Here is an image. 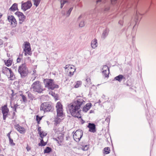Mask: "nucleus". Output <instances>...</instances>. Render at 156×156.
I'll use <instances>...</instances> for the list:
<instances>
[{
  "label": "nucleus",
  "instance_id": "obj_1",
  "mask_svg": "<svg viewBox=\"0 0 156 156\" xmlns=\"http://www.w3.org/2000/svg\"><path fill=\"white\" fill-rule=\"evenodd\" d=\"M85 104V101L81 98H76L69 105V111L73 117L81 118L80 108Z\"/></svg>",
  "mask_w": 156,
  "mask_h": 156
},
{
  "label": "nucleus",
  "instance_id": "obj_2",
  "mask_svg": "<svg viewBox=\"0 0 156 156\" xmlns=\"http://www.w3.org/2000/svg\"><path fill=\"white\" fill-rule=\"evenodd\" d=\"M43 82L45 87L47 88L48 89L54 90L58 87V86L57 84H55L54 80L52 79H44Z\"/></svg>",
  "mask_w": 156,
  "mask_h": 156
},
{
  "label": "nucleus",
  "instance_id": "obj_3",
  "mask_svg": "<svg viewBox=\"0 0 156 156\" xmlns=\"http://www.w3.org/2000/svg\"><path fill=\"white\" fill-rule=\"evenodd\" d=\"M34 92L41 93L43 90V87L41 83L39 81H36L32 84L30 88Z\"/></svg>",
  "mask_w": 156,
  "mask_h": 156
},
{
  "label": "nucleus",
  "instance_id": "obj_4",
  "mask_svg": "<svg viewBox=\"0 0 156 156\" xmlns=\"http://www.w3.org/2000/svg\"><path fill=\"white\" fill-rule=\"evenodd\" d=\"M56 132L58 134V136L55 138V140L59 145H61L64 141V134L65 133L63 127L58 128Z\"/></svg>",
  "mask_w": 156,
  "mask_h": 156
},
{
  "label": "nucleus",
  "instance_id": "obj_5",
  "mask_svg": "<svg viewBox=\"0 0 156 156\" xmlns=\"http://www.w3.org/2000/svg\"><path fill=\"white\" fill-rule=\"evenodd\" d=\"M18 71L21 77H24L27 75L29 72L26 63L24 62L19 66Z\"/></svg>",
  "mask_w": 156,
  "mask_h": 156
},
{
  "label": "nucleus",
  "instance_id": "obj_6",
  "mask_svg": "<svg viewBox=\"0 0 156 156\" xmlns=\"http://www.w3.org/2000/svg\"><path fill=\"white\" fill-rule=\"evenodd\" d=\"M54 107L51 103L45 102L43 103L41 105L40 110L43 111L44 112L53 111Z\"/></svg>",
  "mask_w": 156,
  "mask_h": 156
},
{
  "label": "nucleus",
  "instance_id": "obj_7",
  "mask_svg": "<svg viewBox=\"0 0 156 156\" xmlns=\"http://www.w3.org/2000/svg\"><path fill=\"white\" fill-rule=\"evenodd\" d=\"M23 47L24 55L31 56L32 52L30 43L28 42L25 41L23 44Z\"/></svg>",
  "mask_w": 156,
  "mask_h": 156
},
{
  "label": "nucleus",
  "instance_id": "obj_8",
  "mask_svg": "<svg viewBox=\"0 0 156 156\" xmlns=\"http://www.w3.org/2000/svg\"><path fill=\"white\" fill-rule=\"evenodd\" d=\"M66 71L70 76L73 75L76 70V68L73 65H67L65 67Z\"/></svg>",
  "mask_w": 156,
  "mask_h": 156
},
{
  "label": "nucleus",
  "instance_id": "obj_9",
  "mask_svg": "<svg viewBox=\"0 0 156 156\" xmlns=\"http://www.w3.org/2000/svg\"><path fill=\"white\" fill-rule=\"evenodd\" d=\"M1 110L3 115V119L5 120L7 117L8 114L9 112V110L7 107V105L5 104L4 105L2 106Z\"/></svg>",
  "mask_w": 156,
  "mask_h": 156
},
{
  "label": "nucleus",
  "instance_id": "obj_10",
  "mask_svg": "<svg viewBox=\"0 0 156 156\" xmlns=\"http://www.w3.org/2000/svg\"><path fill=\"white\" fill-rule=\"evenodd\" d=\"M32 6V3L30 1H28L25 2H22L21 6V9L24 11H26L30 8Z\"/></svg>",
  "mask_w": 156,
  "mask_h": 156
},
{
  "label": "nucleus",
  "instance_id": "obj_11",
  "mask_svg": "<svg viewBox=\"0 0 156 156\" xmlns=\"http://www.w3.org/2000/svg\"><path fill=\"white\" fill-rule=\"evenodd\" d=\"M83 135V132L80 130H77L73 135L74 140L76 142H78L80 140Z\"/></svg>",
  "mask_w": 156,
  "mask_h": 156
},
{
  "label": "nucleus",
  "instance_id": "obj_12",
  "mask_svg": "<svg viewBox=\"0 0 156 156\" xmlns=\"http://www.w3.org/2000/svg\"><path fill=\"white\" fill-rule=\"evenodd\" d=\"M7 19L10 23L11 25L13 27H15L17 24V22L15 17L12 15H9L8 16Z\"/></svg>",
  "mask_w": 156,
  "mask_h": 156
},
{
  "label": "nucleus",
  "instance_id": "obj_13",
  "mask_svg": "<svg viewBox=\"0 0 156 156\" xmlns=\"http://www.w3.org/2000/svg\"><path fill=\"white\" fill-rule=\"evenodd\" d=\"M15 14L18 17L20 23H21L24 22L26 19V16L23 14L20 11H17L15 13Z\"/></svg>",
  "mask_w": 156,
  "mask_h": 156
},
{
  "label": "nucleus",
  "instance_id": "obj_14",
  "mask_svg": "<svg viewBox=\"0 0 156 156\" xmlns=\"http://www.w3.org/2000/svg\"><path fill=\"white\" fill-rule=\"evenodd\" d=\"M109 72V70L108 67L106 66H103L102 68V73L105 77H108Z\"/></svg>",
  "mask_w": 156,
  "mask_h": 156
},
{
  "label": "nucleus",
  "instance_id": "obj_15",
  "mask_svg": "<svg viewBox=\"0 0 156 156\" xmlns=\"http://www.w3.org/2000/svg\"><path fill=\"white\" fill-rule=\"evenodd\" d=\"M87 127L89 129V131L92 133H94L96 132V126L94 124L89 123L87 126Z\"/></svg>",
  "mask_w": 156,
  "mask_h": 156
},
{
  "label": "nucleus",
  "instance_id": "obj_16",
  "mask_svg": "<svg viewBox=\"0 0 156 156\" xmlns=\"http://www.w3.org/2000/svg\"><path fill=\"white\" fill-rule=\"evenodd\" d=\"M37 130L38 133L39 134L41 138H43V137L44 136H46L47 134V132H45L44 131H43L41 129V127H38Z\"/></svg>",
  "mask_w": 156,
  "mask_h": 156
},
{
  "label": "nucleus",
  "instance_id": "obj_17",
  "mask_svg": "<svg viewBox=\"0 0 156 156\" xmlns=\"http://www.w3.org/2000/svg\"><path fill=\"white\" fill-rule=\"evenodd\" d=\"M15 128L21 133H24L25 132V129L18 124L15 125Z\"/></svg>",
  "mask_w": 156,
  "mask_h": 156
},
{
  "label": "nucleus",
  "instance_id": "obj_18",
  "mask_svg": "<svg viewBox=\"0 0 156 156\" xmlns=\"http://www.w3.org/2000/svg\"><path fill=\"white\" fill-rule=\"evenodd\" d=\"M57 116L58 117H63L65 116V114L63 113V110H56Z\"/></svg>",
  "mask_w": 156,
  "mask_h": 156
},
{
  "label": "nucleus",
  "instance_id": "obj_19",
  "mask_svg": "<svg viewBox=\"0 0 156 156\" xmlns=\"http://www.w3.org/2000/svg\"><path fill=\"white\" fill-rule=\"evenodd\" d=\"M91 107V104L90 103H88L86 104L83 108V111L87 112L90 108Z\"/></svg>",
  "mask_w": 156,
  "mask_h": 156
},
{
  "label": "nucleus",
  "instance_id": "obj_20",
  "mask_svg": "<svg viewBox=\"0 0 156 156\" xmlns=\"http://www.w3.org/2000/svg\"><path fill=\"white\" fill-rule=\"evenodd\" d=\"M55 107L56 110H63V105L60 102H58L56 103Z\"/></svg>",
  "mask_w": 156,
  "mask_h": 156
},
{
  "label": "nucleus",
  "instance_id": "obj_21",
  "mask_svg": "<svg viewBox=\"0 0 156 156\" xmlns=\"http://www.w3.org/2000/svg\"><path fill=\"white\" fill-rule=\"evenodd\" d=\"M17 10H18V5L16 3H14L9 9V10L14 12Z\"/></svg>",
  "mask_w": 156,
  "mask_h": 156
},
{
  "label": "nucleus",
  "instance_id": "obj_22",
  "mask_svg": "<svg viewBox=\"0 0 156 156\" xmlns=\"http://www.w3.org/2000/svg\"><path fill=\"white\" fill-rule=\"evenodd\" d=\"M4 62L5 65L7 66H11L12 62V60L9 58L8 60H4Z\"/></svg>",
  "mask_w": 156,
  "mask_h": 156
},
{
  "label": "nucleus",
  "instance_id": "obj_23",
  "mask_svg": "<svg viewBox=\"0 0 156 156\" xmlns=\"http://www.w3.org/2000/svg\"><path fill=\"white\" fill-rule=\"evenodd\" d=\"M115 80L120 82L122 79H125V78L122 75H119L115 78Z\"/></svg>",
  "mask_w": 156,
  "mask_h": 156
},
{
  "label": "nucleus",
  "instance_id": "obj_24",
  "mask_svg": "<svg viewBox=\"0 0 156 156\" xmlns=\"http://www.w3.org/2000/svg\"><path fill=\"white\" fill-rule=\"evenodd\" d=\"M10 69L11 70V69H9L5 66H4L2 68V72L4 74H7L9 72L10 73Z\"/></svg>",
  "mask_w": 156,
  "mask_h": 156
},
{
  "label": "nucleus",
  "instance_id": "obj_25",
  "mask_svg": "<svg viewBox=\"0 0 156 156\" xmlns=\"http://www.w3.org/2000/svg\"><path fill=\"white\" fill-rule=\"evenodd\" d=\"M97 40L96 39H94L92 41L91 43V46L92 48H95L97 46Z\"/></svg>",
  "mask_w": 156,
  "mask_h": 156
},
{
  "label": "nucleus",
  "instance_id": "obj_26",
  "mask_svg": "<svg viewBox=\"0 0 156 156\" xmlns=\"http://www.w3.org/2000/svg\"><path fill=\"white\" fill-rule=\"evenodd\" d=\"M110 152V149L109 147H106L103 150V153L104 154H108Z\"/></svg>",
  "mask_w": 156,
  "mask_h": 156
},
{
  "label": "nucleus",
  "instance_id": "obj_27",
  "mask_svg": "<svg viewBox=\"0 0 156 156\" xmlns=\"http://www.w3.org/2000/svg\"><path fill=\"white\" fill-rule=\"evenodd\" d=\"M10 76L9 77V78L11 80H14L15 78V77L13 73L11 70L10 69Z\"/></svg>",
  "mask_w": 156,
  "mask_h": 156
},
{
  "label": "nucleus",
  "instance_id": "obj_28",
  "mask_svg": "<svg viewBox=\"0 0 156 156\" xmlns=\"http://www.w3.org/2000/svg\"><path fill=\"white\" fill-rule=\"evenodd\" d=\"M47 144V142H44L43 138L41 139L40 142L38 144V145L39 146H45Z\"/></svg>",
  "mask_w": 156,
  "mask_h": 156
},
{
  "label": "nucleus",
  "instance_id": "obj_29",
  "mask_svg": "<svg viewBox=\"0 0 156 156\" xmlns=\"http://www.w3.org/2000/svg\"><path fill=\"white\" fill-rule=\"evenodd\" d=\"M43 117V116L40 117L38 115L36 116V120L37 121V123L38 125L40 123V122L42 119Z\"/></svg>",
  "mask_w": 156,
  "mask_h": 156
},
{
  "label": "nucleus",
  "instance_id": "obj_30",
  "mask_svg": "<svg viewBox=\"0 0 156 156\" xmlns=\"http://www.w3.org/2000/svg\"><path fill=\"white\" fill-rule=\"evenodd\" d=\"M59 117H58L57 116L55 118V124L57 125V124L60 123L61 121V119Z\"/></svg>",
  "mask_w": 156,
  "mask_h": 156
},
{
  "label": "nucleus",
  "instance_id": "obj_31",
  "mask_svg": "<svg viewBox=\"0 0 156 156\" xmlns=\"http://www.w3.org/2000/svg\"><path fill=\"white\" fill-rule=\"evenodd\" d=\"M51 151V149L49 147H47L44 150V153H48Z\"/></svg>",
  "mask_w": 156,
  "mask_h": 156
},
{
  "label": "nucleus",
  "instance_id": "obj_32",
  "mask_svg": "<svg viewBox=\"0 0 156 156\" xmlns=\"http://www.w3.org/2000/svg\"><path fill=\"white\" fill-rule=\"evenodd\" d=\"M41 0H33L34 2V5L36 7L39 5Z\"/></svg>",
  "mask_w": 156,
  "mask_h": 156
},
{
  "label": "nucleus",
  "instance_id": "obj_33",
  "mask_svg": "<svg viewBox=\"0 0 156 156\" xmlns=\"http://www.w3.org/2000/svg\"><path fill=\"white\" fill-rule=\"evenodd\" d=\"M9 137L10 144L12 146H14L15 145V144L14 143L13 140L11 139L10 135H9Z\"/></svg>",
  "mask_w": 156,
  "mask_h": 156
},
{
  "label": "nucleus",
  "instance_id": "obj_34",
  "mask_svg": "<svg viewBox=\"0 0 156 156\" xmlns=\"http://www.w3.org/2000/svg\"><path fill=\"white\" fill-rule=\"evenodd\" d=\"M82 83L81 81H77L76 82V84L75 86V87L76 88H77L80 86Z\"/></svg>",
  "mask_w": 156,
  "mask_h": 156
},
{
  "label": "nucleus",
  "instance_id": "obj_35",
  "mask_svg": "<svg viewBox=\"0 0 156 156\" xmlns=\"http://www.w3.org/2000/svg\"><path fill=\"white\" fill-rule=\"evenodd\" d=\"M89 145H86L82 146V148L83 151H87L89 148Z\"/></svg>",
  "mask_w": 156,
  "mask_h": 156
},
{
  "label": "nucleus",
  "instance_id": "obj_36",
  "mask_svg": "<svg viewBox=\"0 0 156 156\" xmlns=\"http://www.w3.org/2000/svg\"><path fill=\"white\" fill-rule=\"evenodd\" d=\"M22 55H20L17 59V62L20 63L21 62V59L22 58Z\"/></svg>",
  "mask_w": 156,
  "mask_h": 156
},
{
  "label": "nucleus",
  "instance_id": "obj_37",
  "mask_svg": "<svg viewBox=\"0 0 156 156\" xmlns=\"http://www.w3.org/2000/svg\"><path fill=\"white\" fill-rule=\"evenodd\" d=\"M67 2V1H66V0H63V1H62L61 0V8H62L64 4L66 2Z\"/></svg>",
  "mask_w": 156,
  "mask_h": 156
},
{
  "label": "nucleus",
  "instance_id": "obj_38",
  "mask_svg": "<svg viewBox=\"0 0 156 156\" xmlns=\"http://www.w3.org/2000/svg\"><path fill=\"white\" fill-rule=\"evenodd\" d=\"M21 96L22 98V99L23 101L24 102H25L27 101V98L23 94H21Z\"/></svg>",
  "mask_w": 156,
  "mask_h": 156
},
{
  "label": "nucleus",
  "instance_id": "obj_39",
  "mask_svg": "<svg viewBox=\"0 0 156 156\" xmlns=\"http://www.w3.org/2000/svg\"><path fill=\"white\" fill-rule=\"evenodd\" d=\"M26 149L28 151H30L31 149V147L28 145V144L27 145V146L26 147Z\"/></svg>",
  "mask_w": 156,
  "mask_h": 156
},
{
  "label": "nucleus",
  "instance_id": "obj_40",
  "mask_svg": "<svg viewBox=\"0 0 156 156\" xmlns=\"http://www.w3.org/2000/svg\"><path fill=\"white\" fill-rule=\"evenodd\" d=\"M18 106V105L17 104H15L14 105V106L13 107V108L14 109V111L15 112H16V108H17Z\"/></svg>",
  "mask_w": 156,
  "mask_h": 156
},
{
  "label": "nucleus",
  "instance_id": "obj_41",
  "mask_svg": "<svg viewBox=\"0 0 156 156\" xmlns=\"http://www.w3.org/2000/svg\"><path fill=\"white\" fill-rule=\"evenodd\" d=\"M87 82L88 83H90V79L89 77H87L86 79Z\"/></svg>",
  "mask_w": 156,
  "mask_h": 156
},
{
  "label": "nucleus",
  "instance_id": "obj_42",
  "mask_svg": "<svg viewBox=\"0 0 156 156\" xmlns=\"http://www.w3.org/2000/svg\"><path fill=\"white\" fill-rule=\"evenodd\" d=\"M111 3L112 4H115L117 2V0H111Z\"/></svg>",
  "mask_w": 156,
  "mask_h": 156
},
{
  "label": "nucleus",
  "instance_id": "obj_43",
  "mask_svg": "<svg viewBox=\"0 0 156 156\" xmlns=\"http://www.w3.org/2000/svg\"><path fill=\"white\" fill-rule=\"evenodd\" d=\"M84 25V23L83 22H81L79 24V26L80 27H83Z\"/></svg>",
  "mask_w": 156,
  "mask_h": 156
},
{
  "label": "nucleus",
  "instance_id": "obj_44",
  "mask_svg": "<svg viewBox=\"0 0 156 156\" xmlns=\"http://www.w3.org/2000/svg\"><path fill=\"white\" fill-rule=\"evenodd\" d=\"M55 101H57L58 99V97L57 95H55L54 96Z\"/></svg>",
  "mask_w": 156,
  "mask_h": 156
},
{
  "label": "nucleus",
  "instance_id": "obj_45",
  "mask_svg": "<svg viewBox=\"0 0 156 156\" xmlns=\"http://www.w3.org/2000/svg\"><path fill=\"white\" fill-rule=\"evenodd\" d=\"M80 122L82 124H83L85 122L82 119H81Z\"/></svg>",
  "mask_w": 156,
  "mask_h": 156
},
{
  "label": "nucleus",
  "instance_id": "obj_46",
  "mask_svg": "<svg viewBox=\"0 0 156 156\" xmlns=\"http://www.w3.org/2000/svg\"><path fill=\"white\" fill-rule=\"evenodd\" d=\"M49 94H51L52 96H54V95H55V94L52 91L50 92Z\"/></svg>",
  "mask_w": 156,
  "mask_h": 156
},
{
  "label": "nucleus",
  "instance_id": "obj_47",
  "mask_svg": "<svg viewBox=\"0 0 156 156\" xmlns=\"http://www.w3.org/2000/svg\"><path fill=\"white\" fill-rule=\"evenodd\" d=\"M12 93L11 94V95H12V97L14 95H15V94L14 93V91H13V90H12Z\"/></svg>",
  "mask_w": 156,
  "mask_h": 156
},
{
  "label": "nucleus",
  "instance_id": "obj_48",
  "mask_svg": "<svg viewBox=\"0 0 156 156\" xmlns=\"http://www.w3.org/2000/svg\"><path fill=\"white\" fill-rule=\"evenodd\" d=\"M32 96V94L30 93H29L28 94V97H29V98H30L31 96Z\"/></svg>",
  "mask_w": 156,
  "mask_h": 156
},
{
  "label": "nucleus",
  "instance_id": "obj_49",
  "mask_svg": "<svg viewBox=\"0 0 156 156\" xmlns=\"http://www.w3.org/2000/svg\"><path fill=\"white\" fill-rule=\"evenodd\" d=\"M3 44V41L2 40L0 39V45Z\"/></svg>",
  "mask_w": 156,
  "mask_h": 156
},
{
  "label": "nucleus",
  "instance_id": "obj_50",
  "mask_svg": "<svg viewBox=\"0 0 156 156\" xmlns=\"http://www.w3.org/2000/svg\"><path fill=\"white\" fill-rule=\"evenodd\" d=\"M72 9H73V8H70L69 9V12H70L72 10Z\"/></svg>",
  "mask_w": 156,
  "mask_h": 156
},
{
  "label": "nucleus",
  "instance_id": "obj_51",
  "mask_svg": "<svg viewBox=\"0 0 156 156\" xmlns=\"http://www.w3.org/2000/svg\"><path fill=\"white\" fill-rule=\"evenodd\" d=\"M15 112H13V116H15V115H16V113H15Z\"/></svg>",
  "mask_w": 156,
  "mask_h": 156
},
{
  "label": "nucleus",
  "instance_id": "obj_52",
  "mask_svg": "<svg viewBox=\"0 0 156 156\" xmlns=\"http://www.w3.org/2000/svg\"><path fill=\"white\" fill-rule=\"evenodd\" d=\"M109 9V8H108V9H105V11H107V10H108Z\"/></svg>",
  "mask_w": 156,
  "mask_h": 156
},
{
  "label": "nucleus",
  "instance_id": "obj_53",
  "mask_svg": "<svg viewBox=\"0 0 156 156\" xmlns=\"http://www.w3.org/2000/svg\"><path fill=\"white\" fill-rule=\"evenodd\" d=\"M0 156H4L3 154H0Z\"/></svg>",
  "mask_w": 156,
  "mask_h": 156
},
{
  "label": "nucleus",
  "instance_id": "obj_54",
  "mask_svg": "<svg viewBox=\"0 0 156 156\" xmlns=\"http://www.w3.org/2000/svg\"><path fill=\"white\" fill-rule=\"evenodd\" d=\"M1 16H2V15H0V18H1Z\"/></svg>",
  "mask_w": 156,
  "mask_h": 156
},
{
  "label": "nucleus",
  "instance_id": "obj_55",
  "mask_svg": "<svg viewBox=\"0 0 156 156\" xmlns=\"http://www.w3.org/2000/svg\"><path fill=\"white\" fill-rule=\"evenodd\" d=\"M28 59H30V57H28Z\"/></svg>",
  "mask_w": 156,
  "mask_h": 156
}]
</instances>
